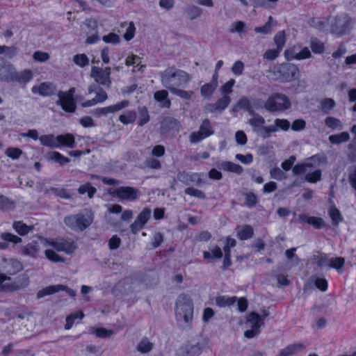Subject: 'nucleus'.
I'll return each instance as SVG.
<instances>
[{"label": "nucleus", "mask_w": 356, "mask_h": 356, "mask_svg": "<svg viewBox=\"0 0 356 356\" xmlns=\"http://www.w3.org/2000/svg\"><path fill=\"white\" fill-rule=\"evenodd\" d=\"M193 302L192 299L185 295L178 296L175 302V316L183 327H190L193 318Z\"/></svg>", "instance_id": "obj_1"}, {"label": "nucleus", "mask_w": 356, "mask_h": 356, "mask_svg": "<svg viewBox=\"0 0 356 356\" xmlns=\"http://www.w3.org/2000/svg\"><path fill=\"white\" fill-rule=\"evenodd\" d=\"M190 79L191 77L188 73L173 67H168L161 73V83L170 91L172 88L186 86Z\"/></svg>", "instance_id": "obj_2"}, {"label": "nucleus", "mask_w": 356, "mask_h": 356, "mask_svg": "<svg viewBox=\"0 0 356 356\" xmlns=\"http://www.w3.org/2000/svg\"><path fill=\"white\" fill-rule=\"evenodd\" d=\"M92 221L93 215L87 209L67 216L64 218V223L74 232H83L92 224Z\"/></svg>", "instance_id": "obj_3"}, {"label": "nucleus", "mask_w": 356, "mask_h": 356, "mask_svg": "<svg viewBox=\"0 0 356 356\" xmlns=\"http://www.w3.org/2000/svg\"><path fill=\"white\" fill-rule=\"evenodd\" d=\"M291 107V102L283 94L275 93L264 103V108L269 112L282 111Z\"/></svg>", "instance_id": "obj_4"}, {"label": "nucleus", "mask_w": 356, "mask_h": 356, "mask_svg": "<svg viewBox=\"0 0 356 356\" xmlns=\"http://www.w3.org/2000/svg\"><path fill=\"white\" fill-rule=\"evenodd\" d=\"M245 325L250 329L244 332V336L248 339H252L259 334L260 328L264 325V322L260 315L252 312L247 316Z\"/></svg>", "instance_id": "obj_5"}, {"label": "nucleus", "mask_w": 356, "mask_h": 356, "mask_svg": "<svg viewBox=\"0 0 356 356\" xmlns=\"http://www.w3.org/2000/svg\"><path fill=\"white\" fill-rule=\"evenodd\" d=\"M326 161V157L320 155H314L305 160V162L293 166L292 172L294 175L305 173L309 169L315 167V164L320 165Z\"/></svg>", "instance_id": "obj_6"}, {"label": "nucleus", "mask_w": 356, "mask_h": 356, "mask_svg": "<svg viewBox=\"0 0 356 356\" xmlns=\"http://www.w3.org/2000/svg\"><path fill=\"white\" fill-rule=\"evenodd\" d=\"M110 75L111 67H109L102 69L94 66L91 69L90 76L95 79L96 83L106 88H110L111 84Z\"/></svg>", "instance_id": "obj_7"}, {"label": "nucleus", "mask_w": 356, "mask_h": 356, "mask_svg": "<svg viewBox=\"0 0 356 356\" xmlns=\"http://www.w3.org/2000/svg\"><path fill=\"white\" fill-rule=\"evenodd\" d=\"M140 193L137 188L131 186H120L115 188L113 192H110L111 195L120 200L130 202L136 200Z\"/></svg>", "instance_id": "obj_8"}, {"label": "nucleus", "mask_w": 356, "mask_h": 356, "mask_svg": "<svg viewBox=\"0 0 356 356\" xmlns=\"http://www.w3.org/2000/svg\"><path fill=\"white\" fill-rule=\"evenodd\" d=\"M213 134L211 124L209 119H204L198 131L193 132L191 134L190 139L193 143H198L205 138H207Z\"/></svg>", "instance_id": "obj_9"}, {"label": "nucleus", "mask_w": 356, "mask_h": 356, "mask_svg": "<svg viewBox=\"0 0 356 356\" xmlns=\"http://www.w3.org/2000/svg\"><path fill=\"white\" fill-rule=\"evenodd\" d=\"M46 245L54 247L57 251L65 252L67 254H72L76 248L74 241H67L64 238L57 240L44 239Z\"/></svg>", "instance_id": "obj_10"}, {"label": "nucleus", "mask_w": 356, "mask_h": 356, "mask_svg": "<svg viewBox=\"0 0 356 356\" xmlns=\"http://www.w3.org/2000/svg\"><path fill=\"white\" fill-rule=\"evenodd\" d=\"M3 281L4 292H14L26 287L29 284V278L26 275H21L13 282Z\"/></svg>", "instance_id": "obj_11"}, {"label": "nucleus", "mask_w": 356, "mask_h": 356, "mask_svg": "<svg viewBox=\"0 0 356 356\" xmlns=\"http://www.w3.org/2000/svg\"><path fill=\"white\" fill-rule=\"evenodd\" d=\"M58 99L56 102L57 105L61 106L62 109L67 113H74L76 108L74 97H70L63 91L58 93Z\"/></svg>", "instance_id": "obj_12"}, {"label": "nucleus", "mask_w": 356, "mask_h": 356, "mask_svg": "<svg viewBox=\"0 0 356 356\" xmlns=\"http://www.w3.org/2000/svg\"><path fill=\"white\" fill-rule=\"evenodd\" d=\"M152 211L149 208H145L137 216L134 222L130 225L133 234H137L150 218Z\"/></svg>", "instance_id": "obj_13"}, {"label": "nucleus", "mask_w": 356, "mask_h": 356, "mask_svg": "<svg viewBox=\"0 0 356 356\" xmlns=\"http://www.w3.org/2000/svg\"><path fill=\"white\" fill-rule=\"evenodd\" d=\"M350 24V19L346 15H341L335 17L332 23V31L336 35H343L346 32Z\"/></svg>", "instance_id": "obj_14"}, {"label": "nucleus", "mask_w": 356, "mask_h": 356, "mask_svg": "<svg viewBox=\"0 0 356 356\" xmlns=\"http://www.w3.org/2000/svg\"><path fill=\"white\" fill-rule=\"evenodd\" d=\"M60 291H65L67 293V294H69L72 297H74L76 295L75 291L68 288L67 286L63 284H57L47 286L42 289V290L39 291L37 293V298H42L46 296L51 295L58 293Z\"/></svg>", "instance_id": "obj_15"}, {"label": "nucleus", "mask_w": 356, "mask_h": 356, "mask_svg": "<svg viewBox=\"0 0 356 356\" xmlns=\"http://www.w3.org/2000/svg\"><path fill=\"white\" fill-rule=\"evenodd\" d=\"M279 72L285 81H291L298 77L299 69L294 64L285 63L280 65Z\"/></svg>", "instance_id": "obj_16"}, {"label": "nucleus", "mask_w": 356, "mask_h": 356, "mask_svg": "<svg viewBox=\"0 0 356 356\" xmlns=\"http://www.w3.org/2000/svg\"><path fill=\"white\" fill-rule=\"evenodd\" d=\"M2 268L7 274L14 275L22 271L24 266L21 261L16 259L3 258L2 259Z\"/></svg>", "instance_id": "obj_17"}, {"label": "nucleus", "mask_w": 356, "mask_h": 356, "mask_svg": "<svg viewBox=\"0 0 356 356\" xmlns=\"http://www.w3.org/2000/svg\"><path fill=\"white\" fill-rule=\"evenodd\" d=\"M201 353V346L200 343H189L181 347L177 350V356H198Z\"/></svg>", "instance_id": "obj_18"}, {"label": "nucleus", "mask_w": 356, "mask_h": 356, "mask_svg": "<svg viewBox=\"0 0 356 356\" xmlns=\"http://www.w3.org/2000/svg\"><path fill=\"white\" fill-rule=\"evenodd\" d=\"M230 102V97L228 95H224L222 97L218 99L215 103L207 104L204 108L209 113H215L218 111H222L229 106Z\"/></svg>", "instance_id": "obj_19"}, {"label": "nucleus", "mask_w": 356, "mask_h": 356, "mask_svg": "<svg viewBox=\"0 0 356 356\" xmlns=\"http://www.w3.org/2000/svg\"><path fill=\"white\" fill-rule=\"evenodd\" d=\"M218 75L217 73H213L212 79L209 83L204 84L200 88V93L204 99H210L213 95L215 90L218 86Z\"/></svg>", "instance_id": "obj_20"}, {"label": "nucleus", "mask_w": 356, "mask_h": 356, "mask_svg": "<svg viewBox=\"0 0 356 356\" xmlns=\"http://www.w3.org/2000/svg\"><path fill=\"white\" fill-rule=\"evenodd\" d=\"M33 78V73L31 70H24L21 72H17L14 67V72L11 82H17L19 84L26 85Z\"/></svg>", "instance_id": "obj_21"}, {"label": "nucleus", "mask_w": 356, "mask_h": 356, "mask_svg": "<svg viewBox=\"0 0 356 356\" xmlns=\"http://www.w3.org/2000/svg\"><path fill=\"white\" fill-rule=\"evenodd\" d=\"M14 65L8 62H0V81L11 82Z\"/></svg>", "instance_id": "obj_22"}, {"label": "nucleus", "mask_w": 356, "mask_h": 356, "mask_svg": "<svg viewBox=\"0 0 356 356\" xmlns=\"http://www.w3.org/2000/svg\"><path fill=\"white\" fill-rule=\"evenodd\" d=\"M299 220L301 222H307L312 225L316 229H321L325 225L324 220L320 217L309 216L306 214L299 215Z\"/></svg>", "instance_id": "obj_23"}, {"label": "nucleus", "mask_w": 356, "mask_h": 356, "mask_svg": "<svg viewBox=\"0 0 356 356\" xmlns=\"http://www.w3.org/2000/svg\"><path fill=\"white\" fill-rule=\"evenodd\" d=\"M252 118L249 119L248 123L252 126L253 131L258 133L265 124V119L259 114L254 113L251 115Z\"/></svg>", "instance_id": "obj_24"}, {"label": "nucleus", "mask_w": 356, "mask_h": 356, "mask_svg": "<svg viewBox=\"0 0 356 356\" xmlns=\"http://www.w3.org/2000/svg\"><path fill=\"white\" fill-rule=\"evenodd\" d=\"M40 143L47 147H49L51 148L59 147L58 144H60L58 140V136H55L53 134H47L42 135L39 138Z\"/></svg>", "instance_id": "obj_25"}, {"label": "nucleus", "mask_w": 356, "mask_h": 356, "mask_svg": "<svg viewBox=\"0 0 356 356\" xmlns=\"http://www.w3.org/2000/svg\"><path fill=\"white\" fill-rule=\"evenodd\" d=\"M304 348L302 343L290 344L286 348L282 349L277 356H291L300 351Z\"/></svg>", "instance_id": "obj_26"}, {"label": "nucleus", "mask_w": 356, "mask_h": 356, "mask_svg": "<svg viewBox=\"0 0 356 356\" xmlns=\"http://www.w3.org/2000/svg\"><path fill=\"white\" fill-rule=\"evenodd\" d=\"M222 256V251L218 245L211 247L209 251L203 252V257L207 260L219 259H221Z\"/></svg>", "instance_id": "obj_27"}, {"label": "nucleus", "mask_w": 356, "mask_h": 356, "mask_svg": "<svg viewBox=\"0 0 356 356\" xmlns=\"http://www.w3.org/2000/svg\"><path fill=\"white\" fill-rule=\"evenodd\" d=\"M218 167L223 170L230 171L237 175L243 172V168L240 165L231 161H223L218 165Z\"/></svg>", "instance_id": "obj_28"}, {"label": "nucleus", "mask_w": 356, "mask_h": 356, "mask_svg": "<svg viewBox=\"0 0 356 356\" xmlns=\"http://www.w3.org/2000/svg\"><path fill=\"white\" fill-rule=\"evenodd\" d=\"M81 31L86 35L95 33L97 29V22L92 19H87L81 26Z\"/></svg>", "instance_id": "obj_29"}, {"label": "nucleus", "mask_w": 356, "mask_h": 356, "mask_svg": "<svg viewBox=\"0 0 356 356\" xmlns=\"http://www.w3.org/2000/svg\"><path fill=\"white\" fill-rule=\"evenodd\" d=\"M58 142L60 143L58 144V147L65 146L69 148H73L76 145L74 137L71 134L59 135Z\"/></svg>", "instance_id": "obj_30"}, {"label": "nucleus", "mask_w": 356, "mask_h": 356, "mask_svg": "<svg viewBox=\"0 0 356 356\" xmlns=\"http://www.w3.org/2000/svg\"><path fill=\"white\" fill-rule=\"evenodd\" d=\"M45 156L48 161H54L61 165L67 164L70 161L69 158L63 156L58 152H47Z\"/></svg>", "instance_id": "obj_31"}, {"label": "nucleus", "mask_w": 356, "mask_h": 356, "mask_svg": "<svg viewBox=\"0 0 356 356\" xmlns=\"http://www.w3.org/2000/svg\"><path fill=\"white\" fill-rule=\"evenodd\" d=\"M56 86L51 83H42L38 87V93L44 97L53 95L56 92Z\"/></svg>", "instance_id": "obj_32"}, {"label": "nucleus", "mask_w": 356, "mask_h": 356, "mask_svg": "<svg viewBox=\"0 0 356 356\" xmlns=\"http://www.w3.org/2000/svg\"><path fill=\"white\" fill-rule=\"evenodd\" d=\"M13 227L19 235L24 236L33 229V226L27 225L22 221H15Z\"/></svg>", "instance_id": "obj_33"}, {"label": "nucleus", "mask_w": 356, "mask_h": 356, "mask_svg": "<svg viewBox=\"0 0 356 356\" xmlns=\"http://www.w3.org/2000/svg\"><path fill=\"white\" fill-rule=\"evenodd\" d=\"M328 139L330 143L339 145L348 141L350 135L347 131H343L338 134L331 135L329 136Z\"/></svg>", "instance_id": "obj_34"}, {"label": "nucleus", "mask_w": 356, "mask_h": 356, "mask_svg": "<svg viewBox=\"0 0 356 356\" xmlns=\"http://www.w3.org/2000/svg\"><path fill=\"white\" fill-rule=\"evenodd\" d=\"M168 93L165 90H161L154 93V99L159 102H161V106L164 108H169L170 106V101L168 99Z\"/></svg>", "instance_id": "obj_35"}, {"label": "nucleus", "mask_w": 356, "mask_h": 356, "mask_svg": "<svg viewBox=\"0 0 356 356\" xmlns=\"http://www.w3.org/2000/svg\"><path fill=\"white\" fill-rule=\"evenodd\" d=\"M345 261H346L343 257H332L330 258L329 266L337 270L339 273H342L343 272Z\"/></svg>", "instance_id": "obj_36"}, {"label": "nucleus", "mask_w": 356, "mask_h": 356, "mask_svg": "<svg viewBox=\"0 0 356 356\" xmlns=\"http://www.w3.org/2000/svg\"><path fill=\"white\" fill-rule=\"evenodd\" d=\"M197 177V173L188 174L186 172H180L177 174V179L180 182L189 185L191 182H194Z\"/></svg>", "instance_id": "obj_37"}, {"label": "nucleus", "mask_w": 356, "mask_h": 356, "mask_svg": "<svg viewBox=\"0 0 356 356\" xmlns=\"http://www.w3.org/2000/svg\"><path fill=\"white\" fill-rule=\"evenodd\" d=\"M251 105V99H248L246 97H242L236 104V107H238L240 109H244L247 111L250 115H253V113H255L252 111Z\"/></svg>", "instance_id": "obj_38"}, {"label": "nucleus", "mask_w": 356, "mask_h": 356, "mask_svg": "<svg viewBox=\"0 0 356 356\" xmlns=\"http://www.w3.org/2000/svg\"><path fill=\"white\" fill-rule=\"evenodd\" d=\"M236 300L237 298L235 296L228 297L220 296L216 298V304L220 307H224L233 305Z\"/></svg>", "instance_id": "obj_39"}, {"label": "nucleus", "mask_w": 356, "mask_h": 356, "mask_svg": "<svg viewBox=\"0 0 356 356\" xmlns=\"http://www.w3.org/2000/svg\"><path fill=\"white\" fill-rule=\"evenodd\" d=\"M279 0H251L254 8L261 7L265 9L274 8Z\"/></svg>", "instance_id": "obj_40"}, {"label": "nucleus", "mask_w": 356, "mask_h": 356, "mask_svg": "<svg viewBox=\"0 0 356 356\" xmlns=\"http://www.w3.org/2000/svg\"><path fill=\"white\" fill-rule=\"evenodd\" d=\"M47 194L52 193L55 195L64 198V199H70L72 198V195L69 193L65 188H50L47 190L46 191Z\"/></svg>", "instance_id": "obj_41"}, {"label": "nucleus", "mask_w": 356, "mask_h": 356, "mask_svg": "<svg viewBox=\"0 0 356 356\" xmlns=\"http://www.w3.org/2000/svg\"><path fill=\"white\" fill-rule=\"evenodd\" d=\"M153 348V343L147 338H143L137 345L136 349L141 353H147Z\"/></svg>", "instance_id": "obj_42"}, {"label": "nucleus", "mask_w": 356, "mask_h": 356, "mask_svg": "<svg viewBox=\"0 0 356 356\" xmlns=\"http://www.w3.org/2000/svg\"><path fill=\"white\" fill-rule=\"evenodd\" d=\"M186 13L191 20H193L200 17L202 15L203 10L197 6H191L186 9Z\"/></svg>", "instance_id": "obj_43"}, {"label": "nucleus", "mask_w": 356, "mask_h": 356, "mask_svg": "<svg viewBox=\"0 0 356 356\" xmlns=\"http://www.w3.org/2000/svg\"><path fill=\"white\" fill-rule=\"evenodd\" d=\"M129 104V102L128 100H124L120 102H118L114 105L109 106L107 107H104V111L106 115L110 113H115L118 111H120L127 106H128Z\"/></svg>", "instance_id": "obj_44"}, {"label": "nucleus", "mask_w": 356, "mask_h": 356, "mask_svg": "<svg viewBox=\"0 0 356 356\" xmlns=\"http://www.w3.org/2000/svg\"><path fill=\"white\" fill-rule=\"evenodd\" d=\"M329 216L331 218L332 225H338L340 222L343 221L342 216L339 210L335 206H332L330 209Z\"/></svg>", "instance_id": "obj_45"}, {"label": "nucleus", "mask_w": 356, "mask_h": 356, "mask_svg": "<svg viewBox=\"0 0 356 356\" xmlns=\"http://www.w3.org/2000/svg\"><path fill=\"white\" fill-rule=\"evenodd\" d=\"M237 234L240 239L246 240L250 238L252 236L253 229L251 226L245 225L238 230Z\"/></svg>", "instance_id": "obj_46"}, {"label": "nucleus", "mask_w": 356, "mask_h": 356, "mask_svg": "<svg viewBox=\"0 0 356 356\" xmlns=\"http://www.w3.org/2000/svg\"><path fill=\"white\" fill-rule=\"evenodd\" d=\"M325 124L332 129L341 130L343 128L342 122L334 117H327L325 119Z\"/></svg>", "instance_id": "obj_47"}, {"label": "nucleus", "mask_w": 356, "mask_h": 356, "mask_svg": "<svg viewBox=\"0 0 356 356\" xmlns=\"http://www.w3.org/2000/svg\"><path fill=\"white\" fill-rule=\"evenodd\" d=\"M322 179V172L321 170L318 169L314 170L312 172H309L305 175V179L309 183H316L317 181H321Z\"/></svg>", "instance_id": "obj_48"}, {"label": "nucleus", "mask_w": 356, "mask_h": 356, "mask_svg": "<svg viewBox=\"0 0 356 356\" xmlns=\"http://www.w3.org/2000/svg\"><path fill=\"white\" fill-rule=\"evenodd\" d=\"M78 192L80 194H84L87 193L88 197L91 199L96 193L97 189L95 187L92 186L90 183H86L83 185H81L78 188Z\"/></svg>", "instance_id": "obj_49"}, {"label": "nucleus", "mask_w": 356, "mask_h": 356, "mask_svg": "<svg viewBox=\"0 0 356 356\" xmlns=\"http://www.w3.org/2000/svg\"><path fill=\"white\" fill-rule=\"evenodd\" d=\"M15 208V203L6 196L0 194V210L8 211Z\"/></svg>", "instance_id": "obj_50"}, {"label": "nucleus", "mask_w": 356, "mask_h": 356, "mask_svg": "<svg viewBox=\"0 0 356 356\" xmlns=\"http://www.w3.org/2000/svg\"><path fill=\"white\" fill-rule=\"evenodd\" d=\"M136 119V113L134 111H130L119 117L120 121L124 124L133 123Z\"/></svg>", "instance_id": "obj_51"}, {"label": "nucleus", "mask_w": 356, "mask_h": 356, "mask_svg": "<svg viewBox=\"0 0 356 356\" xmlns=\"http://www.w3.org/2000/svg\"><path fill=\"white\" fill-rule=\"evenodd\" d=\"M73 62L80 67H84L89 65V58L85 54H76L73 57Z\"/></svg>", "instance_id": "obj_52"}, {"label": "nucleus", "mask_w": 356, "mask_h": 356, "mask_svg": "<svg viewBox=\"0 0 356 356\" xmlns=\"http://www.w3.org/2000/svg\"><path fill=\"white\" fill-rule=\"evenodd\" d=\"M22 251L24 254L34 257L38 252V247L37 243L33 242L22 247Z\"/></svg>", "instance_id": "obj_53"}, {"label": "nucleus", "mask_w": 356, "mask_h": 356, "mask_svg": "<svg viewBox=\"0 0 356 356\" xmlns=\"http://www.w3.org/2000/svg\"><path fill=\"white\" fill-rule=\"evenodd\" d=\"M321 105L324 113L327 114L334 108L336 104L333 99L325 98L321 102Z\"/></svg>", "instance_id": "obj_54"}, {"label": "nucleus", "mask_w": 356, "mask_h": 356, "mask_svg": "<svg viewBox=\"0 0 356 356\" xmlns=\"http://www.w3.org/2000/svg\"><path fill=\"white\" fill-rule=\"evenodd\" d=\"M83 316L84 314L82 312H76L71 314L70 316H67L66 318V324L65 325V328L66 330H70L72 327V325L74 324L75 319H81L83 318Z\"/></svg>", "instance_id": "obj_55"}, {"label": "nucleus", "mask_w": 356, "mask_h": 356, "mask_svg": "<svg viewBox=\"0 0 356 356\" xmlns=\"http://www.w3.org/2000/svg\"><path fill=\"white\" fill-rule=\"evenodd\" d=\"M161 127L168 129H176L179 127V122L174 118L167 117L163 120Z\"/></svg>", "instance_id": "obj_56"}, {"label": "nucleus", "mask_w": 356, "mask_h": 356, "mask_svg": "<svg viewBox=\"0 0 356 356\" xmlns=\"http://www.w3.org/2000/svg\"><path fill=\"white\" fill-rule=\"evenodd\" d=\"M139 120L138 125L143 127L149 121V115L145 107L139 109Z\"/></svg>", "instance_id": "obj_57"}, {"label": "nucleus", "mask_w": 356, "mask_h": 356, "mask_svg": "<svg viewBox=\"0 0 356 356\" xmlns=\"http://www.w3.org/2000/svg\"><path fill=\"white\" fill-rule=\"evenodd\" d=\"M184 192L186 194L198 199H204L206 197V195L202 191L195 188L188 187L185 189Z\"/></svg>", "instance_id": "obj_58"}, {"label": "nucleus", "mask_w": 356, "mask_h": 356, "mask_svg": "<svg viewBox=\"0 0 356 356\" xmlns=\"http://www.w3.org/2000/svg\"><path fill=\"white\" fill-rule=\"evenodd\" d=\"M44 254L47 258L53 262H65V259L56 254L52 250H46Z\"/></svg>", "instance_id": "obj_59"}, {"label": "nucleus", "mask_w": 356, "mask_h": 356, "mask_svg": "<svg viewBox=\"0 0 356 356\" xmlns=\"http://www.w3.org/2000/svg\"><path fill=\"white\" fill-rule=\"evenodd\" d=\"M245 24L242 21L234 22L232 24L230 28L231 33H244L245 32Z\"/></svg>", "instance_id": "obj_60"}, {"label": "nucleus", "mask_w": 356, "mask_h": 356, "mask_svg": "<svg viewBox=\"0 0 356 356\" xmlns=\"http://www.w3.org/2000/svg\"><path fill=\"white\" fill-rule=\"evenodd\" d=\"M170 92L172 94L184 99H190L193 94L192 91H186L184 90L178 89L177 88H172Z\"/></svg>", "instance_id": "obj_61"}, {"label": "nucleus", "mask_w": 356, "mask_h": 356, "mask_svg": "<svg viewBox=\"0 0 356 356\" xmlns=\"http://www.w3.org/2000/svg\"><path fill=\"white\" fill-rule=\"evenodd\" d=\"M18 52V49L15 47L0 46V54H5L9 57L15 56Z\"/></svg>", "instance_id": "obj_62"}, {"label": "nucleus", "mask_w": 356, "mask_h": 356, "mask_svg": "<svg viewBox=\"0 0 356 356\" xmlns=\"http://www.w3.org/2000/svg\"><path fill=\"white\" fill-rule=\"evenodd\" d=\"M275 42L278 50H282L285 44V35L284 31L278 32L274 38Z\"/></svg>", "instance_id": "obj_63"}, {"label": "nucleus", "mask_w": 356, "mask_h": 356, "mask_svg": "<svg viewBox=\"0 0 356 356\" xmlns=\"http://www.w3.org/2000/svg\"><path fill=\"white\" fill-rule=\"evenodd\" d=\"M22 154L23 152L17 147H9L6 150V154L13 159H17Z\"/></svg>", "instance_id": "obj_64"}]
</instances>
